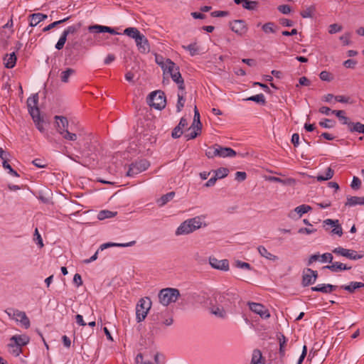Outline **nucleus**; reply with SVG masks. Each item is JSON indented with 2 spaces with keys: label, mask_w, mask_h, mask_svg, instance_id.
<instances>
[{
  "label": "nucleus",
  "mask_w": 364,
  "mask_h": 364,
  "mask_svg": "<svg viewBox=\"0 0 364 364\" xmlns=\"http://www.w3.org/2000/svg\"><path fill=\"white\" fill-rule=\"evenodd\" d=\"M80 27L81 24L79 23L70 26L66 29H65L55 45L56 49L61 50L66 42L68 36L75 34L80 30Z\"/></svg>",
  "instance_id": "9d476101"
},
{
  "label": "nucleus",
  "mask_w": 364,
  "mask_h": 364,
  "mask_svg": "<svg viewBox=\"0 0 364 364\" xmlns=\"http://www.w3.org/2000/svg\"><path fill=\"white\" fill-rule=\"evenodd\" d=\"M323 223L324 226L330 225L333 228L331 230L332 234L337 235L340 237L343 235V230L338 220L326 219Z\"/></svg>",
  "instance_id": "f3484780"
},
{
  "label": "nucleus",
  "mask_w": 364,
  "mask_h": 364,
  "mask_svg": "<svg viewBox=\"0 0 364 364\" xmlns=\"http://www.w3.org/2000/svg\"><path fill=\"white\" fill-rule=\"evenodd\" d=\"M188 122L184 117H182L179 122V124L176 127L172 132V136L175 139L179 138L183 134V129L187 127Z\"/></svg>",
  "instance_id": "412c9836"
},
{
  "label": "nucleus",
  "mask_w": 364,
  "mask_h": 364,
  "mask_svg": "<svg viewBox=\"0 0 364 364\" xmlns=\"http://www.w3.org/2000/svg\"><path fill=\"white\" fill-rule=\"evenodd\" d=\"M247 174L244 171H237L235 173V179L238 181H243L246 179Z\"/></svg>",
  "instance_id": "69168bd1"
},
{
  "label": "nucleus",
  "mask_w": 364,
  "mask_h": 364,
  "mask_svg": "<svg viewBox=\"0 0 364 364\" xmlns=\"http://www.w3.org/2000/svg\"><path fill=\"white\" fill-rule=\"evenodd\" d=\"M9 317L16 322L18 323L21 326L28 328L30 327V321L24 311H21L15 309H8L5 311Z\"/></svg>",
  "instance_id": "0eeeda50"
},
{
  "label": "nucleus",
  "mask_w": 364,
  "mask_h": 364,
  "mask_svg": "<svg viewBox=\"0 0 364 364\" xmlns=\"http://www.w3.org/2000/svg\"><path fill=\"white\" fill-rule=\"evenodd\" d=\"M246 100H251L258 103L264 104L265 97L263 94H258L248 97Z\"/></svg>",
  "instance_id": "8fccbe9b"
},
{
  "label": "nucleus",
  "mask_w": 364,
  "mask_h": 364,
  "mask_svg": "<svg viewBox=\"0 0 364 364\" xmlns=\"http://www.w3.org/2000/svg\"><path fill=\"white\" fill-rule=\"evenodd\" d=\"M33 240L36 242V244L39 246L40 248H42L43 247V239L41 235L39 234L37 228H36L35 230Z\"/></svg>",
  "instance_id": "864d4df0"
},
{
  "label": "nucleus",
  "mask_w": 364,
  "mask_h": 364,
  "mask_svg": "<svg viewBox=\"0 0 364 364\" xmlns=\"http://www.w3.org/2000/svg\"><path fill=\"white\" fill-rule=\"evenodd\" d=\"M164 75H169L172 80L178 85L179 90H184L183 80L179 72V68L170 59L167 58L165 63H160Z\"/></svg>",
  "instance_id": "20e7f679"
},
{
  "label": "nucleus",
  "mask_w": 364,
  "mask_h": 364,
  "mask_svg": "<svg viewBox=\"0 0 364 364\" xmlns=\"http://www.w3.org/2000/svg\"><path fill=\"white\" fill-rule=\"evenodd\" d=\"M316 232V229L309 228H301L299 229L298 232L300 234L310 235Z\"/></svg>",
  "instance_id": "0e129e2a"
},
{
  "label": "nucleus",
  "mask_w": 364,
  "mask_h": 364,
  "mask_svg": "<svg viewBox=\"0 0 364 364\" xmlns=\"http://www.w3.org/2000/svg\"><path fill=\"white\" fill-rule=\"evenodd\" d=\"M136 243V241L133 240L127 243H117V242H107L104 243L100 245V250H104L106 248L108 247H132Z\"/></svg>",
  "instance_id": "5701e85b"
},
{
  "label": "nucleus",
  "mask_w": 364,
  "mask_h": 364,
  "mask_svg": "<svg viewBox=\"0 0 364 364\" xmlns=\"http://www.w3.org/2000/svg\"><path fill=\"white\" fill-rule=\"evenodd\" d=\"M342 30V26L337 23L331 24L328 27V33L331 34L336 33Z\"/></svg>",
  "instance_id": "6e6d98bb"
},
{
  "label": "nucleus",
  "mask_w": 364,
  "mask_h": 364,
  "mask_svg": "<svg viewBox=\"0 0 364 364\" xmlns=\"http://www.w3.org/2000/svg\"><path fill=\"white\" fill-rule=\"evenodd\" d=\"M75 73V70L72 68H68L60 73V79L63 82H68L69 77Z\"/></svg>",
  "instance_id": "a18cd8bd"
},
{
  "label": "nucleus",
  "mask_w": 364,
  "mask_h": 364,
  "mask_svg": "<svg viewBox=\"0 0 364 364\" xmlns=\"http://www.w3.org/2000/svg\"><path fill=\"white\" fill-rule=\"evenodd\" d=\"M117 214V212L116 211H110L108 210H100L97 214V218L100 220H102L107 218H111L114 216H116Z\"/></svg>",
  "instance_id": "c9c22d12"
},
{
  "label": "nucleus",
  "mask_w": 364,
  "mask_h": 364,
  "mask_svg": "<svg viewBox=\"0 0 364 364\" xmlns=\"http://www.w3.org/2000/svg\"><path fill=\"white\" fill-rule=\"evenodd\" d=\"M262 30L265 34L275 33L278 30V27L273 22H267L262 25Z\"/></svg>",
  "instance_id": "c85d7f7f"
},
{
  "label": "nucleus",
  "mask_w": 364,
  "mask_h": 364,
  "mask_svg": "<svg viewBox=\"0 0 364 364\" xmlns=\"http://www.w3.org/2000/svg\"><path fill=\"white\" fill-rule=\"evenodd\" d=\"M218 149H217V145L213 147H209L208 150L205 152V155L208 158H214L215 156H218Z\"/></svg>",
  "instance_id": "5fc2aeb1"
},
{
  "label": "nucleus",
  "mask_w": 364,
  "mask_h": 364,
  "mask_svg": "<svg viewBox=\"0 0 364 364\" xmlns=\"http://www.w3.org/2000/svg\"><path fill=\"white\" fill-rule=\"evenodd\" d=\"M175 196L174 192H169L164 196H162L160 198L157 200L158 205L161 207L166 205L168 201L172 200Z\"/></svg>",
  "instance_id": "58836bf2"
},
{
  "label": "nucleus",
  "mask_w": 364,
  "mask_h": 364,
  "mask_svg": "<svg viewBox=\"0 0 364 364\" xmlns=\"http://www.w3.org/2000/svg\"><path fill=\"white\" fill-rule=\"evenodd\" d=\"M311 210V207L308 205H301L295 208L294 212H296L299 218L301 217L304 213H308Z\"/></svg>",
  "instance_id": "c03bdc74"
},
{
  "label": "nucleus",
  "mask_w": 364,
  "mask_h": 364,
  "mask_svg": "<svg viewBox=\"0 0 364 364\" xmlns=\"http://www.w3.org/2000/svg\"><path fill=\"white\" fill-rule=\"evenodd\" d=\"M236 4H242V6L244 9L247 10H255L257 6V2L255 1H250V0H234Z\"/></svg>",
  "instance_id": "cd10ccee"
},
{
  "label": "nucleus",
  "mask_w": 364,
  "mask_h": 364,
  "mask_svg": "<svg viewBox=\"0 0 364 364\" xmlns=\"http://www.w3.org/2000/svg\"><path fill=\"white\" fill-rule=\"evenodd\" d=\"M316 8L314 6H310L301 11L300 14L304 18H311L314 15Z\"/></svg>",
  "instance_id": "37998d69"
},
{
  "label": "nucleus",
  "mask_w": 364,
  "mask_h": 364,
  "mask_svg": "<svg viewBox=\"0 0 364 364\" xmlns=\"http://www.w3.org/2000/svg\"><path fill=\"white\" fill-rule=\"evenodd\" d=\"M209 263L210 266L215 269H219L222 271L229 270V262L228 259L219 260L215 257H210Z\"/></svg>",
  "instance_id": "dca6fc26"
},
{
  "label": "nucleus",
  "mask_w": 364,
  "mask_h": 364,
  "mask_svg": "<svg viewBox=\"0 0 364 364\" xmlns=\"http://www.w3.org/2000/svg\"><path fill=\"white\" fill-rule=\"evenodd\" d=\"M202 127L191 125L189 128L190 133L186 134L185 137L186 140H191L195 139L201 132Z\"/></svg>",
  "instance_id": "2f4dec72"
},
{
  "label": "nucleus",
  "mask_w": 364,
  "mask_h": 364,
  "mask_svg": "<svg viewBox=\"0 0 364 364\" xmlns=\"http://www.w3.org/2000/svg\"><path fill=\"white\" fill-rule=\"evenodd\" d=\"M16 56L14 52L6 55L4 58V64L6 68H13L16 63Z\"/></svg>",
  "instance_id": "a878e982"
},
{
  "label": "nucleus",
  "mask_w": 364,
  "mask_h": 364,
  "mask_svg": "<svg viewBox=\"0 0 364 364\" xmlns=\"http://www.w3.org/2000/svg\"><path fill=\"white\" fill-rule=\"evenodd\" d=\"M235 266L240 269H250L251 266L249 263L237 260L235 262Z\"/></svg>",
  "instance_id": "052dcab7"
},
{
  "label": "nucleus",
  "mask_w": 364,
  "mask_h": 364,
  "mask_svg": "<svg viewBox=\"0 0 364 364\" xmlns=\"http://www.w3.org/2000/svg\"><path fill=\"white\" fill-rule=\"evenodd\" d=\"M357 205H364V196L363 197L350 196V197L347 198V201L346 203V205L355 206Z\"/></svg>",
  "instance_id": "c756f323"
},
{
  "label": "nucleus",
  "mask_w": 364,
  "mask_h": 364,
  "mask_svg": "<svg viewBox=\"0 0 364 364\" xmlns=\"http://www.w3.org/2000/svg\"><path fill=\"white\" fill-rule=\"evenodd\" d=\"M332 260H333V255L331 253L326 252V253H324L322 255H321L320 261L321 262H332Z\"/></svg>",
  "instance_id": "bf43d9fd"
},
{
  "label": "nucleus",
  "mask_w": 364,
  "mask_h": 364,
  "mask_svg": "<svg viewBox=\"0 0 364 364\" xmlns=\"http://www.w3.org/2000/svg\"><path fill=\"white\" fill-rule=\"evenodd\" d=\"M319 125L323 128H331L334 126V122L331 119H325L319 122Z\"/></svg>",
  "instance_id": "13d9d810"
},
{
  "label": "nucleus",
  "mask_w": 364,
  "mask_h": 364,
  "mask_svg": "<svg viewBox=\"0 0 364 364\" xmlns=\"http://www.w3.org/2000/svg\"><path fill=\"white\" fill-rule=\"evenodd\" d=\"M348 130L350 132H358L364 134V124L360 122H350L348 125Z\"/></svg>",
  "instance_id": "473e14b6"
},
{
  "label": "nucleus",
  "mask_w": 364,
  "mask_h": 364,
  "mask_svg": "<svg viewBox=\"0 0 364 364\" xmlns=\"http://www.w3.org/2000/svg\"><path fill=\"white\" fill-rule=\"evenodd\" d=\"M230 28L238 36H243L247 32V26L242 20H235L230 23Z\"/></svg>",
  "instance_id": "4468645a"
},
{
  "label": "nucleus",
  "mask_w": 364,
  "mask_h": 364,
  "mask_svg": "<svg viewBox=\"0 0 364 364\" xmlns=\"http://www.w3.org/2000/svg\"><path fill=\"white\" fill-rule=\"evenodd\" d=\"M11 341H14L16 344L21 348L29 342V338L25 335L14 336L11 337Z\"/></svg>",
  "instance_id": "7c9ffc66"
},
{
  "label": "nucleus",
  "mask_w": 364,
  "mask_h": 364,
  "mask_svg": "<svg viewBox=\"0 0 364 364\" xmlns=\"http://www.w3.org/2000/svg\"><path fill=\"white\" fill-rule=\"evenodd\" d=\"M252 311L259 315L262 318H268L270 316L269 310L262 304L255 302L248 303Z\"/></svg>",
  "instance_id": "f8f14e48"
},
{
  "label": "nucleus",
  "mask_w": 364,
  "mask_h": 364,
  "mask_svg": "<svg viewBox=\"0 0 364 364\" xmlns=\"http://www.w3.org/2000/svg\"><path fill=\"white\" fill-rule=\"evenodd\" d=\"M183 49L188 50L191 56H193L198 53L199 48L196 42L191 43L188 46H183Z\"/></svg>",
  "instance_id": "a19ab883"
},
{
  "label": "nucleus",
  "mask_w": 364,
  "mask_h": 364,
  "mask_svg": "<svg viewBox=\"0 0 364 364\" xmlns=\"http://www.w3.org/2000/svg\"><path fill=\"white\" fill-rule=\"evenodd\" d=\"M361 287H364V283L358 282H352L348 285H344L341 287V288L350 293Z\"/></svg>",
  "instance_id": "e433bc0d"
},
{
  "label": "nucleus",
  "mask_w": 364,
  "mask_h": 364,
  "mask_svg": "<svg viewBox=\"0 0 364 364\" xmlns=\"http://www.w3.org/2000/svg\"><path fill=\"white\" fill-rule=\"evenodd\" d=\"M205 219V216L201 215L186 220L176 230V235H188L200 228L206 227L207 223Z\"/></svg>",
  "instance_id": "f03ea898"
},
{
  "label": "nucleus",
  "mask_w": 364,
  "mask_h": 364,
  "mask_svg": "<svg viewBox=\"0 0 364 364\" xmlns=\"http://www.w3.org/2000/svg\"><path fill=\"white\" fill-rule=\"evenodd\" d=\"M149 166V163L146 160H141L132 164L127 173L128 176H134L144 171Z\"/></svg>",
  "instance_id": "9b49d317"
},
{
  "label": "nucleus",
  "mask_w": 364,
  "mask_h": 364,
  "mask_svg": "<svg viewBox=\"0 0 364 364\" xmlns=\"http://www.w3.org/2000/svg\"><path fill=\"white\" fill-rule=\"evenodd\" d=\"M218 156L225 158V157H233L236 156V152L232 149L229 147H223L217 145Z\"/></svg>",
  "instance_id": "4be33fe9"
},
{
  "label": "nucleus",
  "mask_w": 364,
  "mask_h": 364,
  "mask_svg": "<svg viewBox=\"0 0 364 364\" xmlns=\"http://www.w3.org/2000/svg\"><path fill=\"white\" fill-rule=\"evenodd\" d=\"M184 103H185V99L183 97V93H181V94L178 93V102H177V105H176V109H177L178 112L181 111L182 108L184 106Z\"/></svg>",
  "instance_id": "603ef678"
},
{
  "label": "nucleus",
  "mask_w": 364,
  "mask_h": 364,
  "mask_svg": "<svg viewBox=\"0 0 364 364\" xmlns=\"http://www.w3.org/2000/svg\"><path fill=\"white\" fill-rule=\"evenodd\" d=\"M68 125V122L65 117L61 116L55 117V126L60 134L66 129Z\"/></svg>",
  "instance_id": "aec40b11"
},
{
  "label": "nucleus",
  "mask_w": 364,
  "mask_h": 364,
  "mask_svg": "<svg viewBox=\"0 0 364 364\" xmlns=\"http://www.w3.org/2000/svg\"><path fill=\"white\" fill-rule=\"evenodd\" d=\"M151 307V301L149 297L139 299L136 306V319L141 322L145 319Z\"/></svg>",
  "instance_id": "423d86ee"
},
{
  "label": "nucleus",
  "mask_w": 364,
  "mask_h": 364,
  "mask_svg": "<svg viewBox=\"0 0 364 364\" xmlns=\"http://www.w3.org/2000/svg\"><path fill=\"white\" fill-rule=\"evenodd\" d=\"M335 100L341 102V103H349L350 98L348 97H346L344 95H337L335 96Z\"/></svg>",
  "instance_id": "774afa93"
},
{
  "label": "nucleus",
  "mask_w": 364,
  "mask_h": 364,
  "mask_svg": "<svg viewBox=\"0 0 364 364\" xmlns=\"http://www.w3.org/2000/svg\"><path fill=\"white\" fill-rule=\"evenodd\" d=\"M333 114H335L336 117L342 122L343 124H346L347 126L349 124L350 119L347 117L345 116V112L343 110H333Z\"/></svg>",
  "instance_id": "79ce46f5"
},
{
  "label": "nucleus",
  "mask_w": 364,
  "mask_h": 364,
  "mask_svg": "<svg viewBox=\"0 0 364 364\" xmlns=\"http://www.w3.org/2000/svg\"><path fill=\"white\" fill-rule=\"evenodd\" d=\"M357 62L352 59H348L343 62V65L347 68H354Z\"/></svg>",
  "instance_id": "338daca9"
},
{
  "label": "nucleus",
  "mask_w": 364,
  "mask_h": 364,
  "mask_svg": "<svg viewBox=\"0 0 364 364\" xmlns=\"http://www.w3.org/2000/svg\"><path fill=\"white\" fill-rule=\"evenodd\" d=\"M192 125L202 127V124L200 121V114H199V112H198L196 106H195V108H194V117H193V121Z\"/></svg>",
  "instance_id": "3c124183"
},
{
  "label": "nucleus",
  "mask_w": 364,
  "mask_h": 364,
  "mask_svg": "<svg viewBox=\"0 0 364 364\" xmlns=\"http://www.w3.org/2000/svg\"><path fill=\"white\" fill-rule=\"evenodd\" d=\"M251 364H264L262 352L255 349L252 352Z\"/></svg>",
  "instance_id": "72a5a7b5"
},
{
  "label": "nucleus",
  "mask_w": 364,
  "mask_h": 364,
  "mask_svg": "<svg viewBox=\"0 0 364 364\" xmlns=\"http://www.w3.org/2000/svg\"><path fill=\"white\" fill-rule=\"evenodd\" d=\"M332 252L336 255L337 256L344 257L351 260L360 259L363 257V254L358 253L355 250L346 249L342 247H338L334 248L332 250Z\"/></svg>",
  "instance_id": "1a4fd4ad"
},
{
  "label": "nucleus",
  "mask_w": 364,
  "mask_h": 364,
  "mask_svg": "<svg viewBox=\"0 0 364 364\" xmlns=\"http://www.w3.org/2000/svg\"><path fill=\"white\" fill-rule=\"evenodd\" d=\"M319 77L321 80L327 82L331 81L333 79L331 74L326 70L321 72Z\"/></svg>",
  "instance_id": "4d7b16f0"
},
{
  "label": "nucleus",
  "mask_w": 364,
  "mask_h": 364,
  "mask_svg": "<svg viewBox=\"0 0 364 364\" xmlns=\"http://www.w3.org/2000/svg\"><path fill=\"white\" fill-rule=\"evenodd\" d=\"M257 250H258V252L259 253V255L266 258L267 259H269V260H271V261H277L278 259V257L272 254L271 252H269L265 247L262 246V245H259L258 247H257Z\"/></svg>",
  "instance_id": "bb28decb"
},
{
  "label": "nucleus",
  "mask_w": 364,
  "mask_h": 364,
  "mask_svg": "<svg viewBox=\"0 0 364 364\" xmlns=\"http://www.w3.org/2000/svg\"><path fill=\"white\" fill-rule=\"evenodd\" d=\"M325 268L328 269L331 272H338L343 270H348L351 269V267H348L341 262H331V265L326 266Z\"/></svg>",
  "instance_id": "b1692460"
},
{
  "label": "nucleus",
  "mask_w": 364,
  "mask_h": 364,
  "mask_svg": "<svg viewBox=\"0 0 364 364\" xmlns=\"http://www.w3.org/2000/svg\"><path fill=\"white\" fill-rule=\"evenodd\" d=\"M62 136L63 139L68 141H77V144H80V141H85V139L84 136L81 134H77L75 133H71L67 129L62 132Z\"/></svg>",
  "instance_id": "a211bd4d"
},
{
  "label": "nucleus",
  "mask_w": 364,
  "mask_h": 364,
  "mask_svg": "<svg viewBox=\"0 0 364 364\" xmlns=\"http://www.w3.org/2000/svg\"><path fill=\"white\" fill-rule=\"evenodd\" d=\"M10 348V352L15 356H18L21 353V348H20L17 344L10 343L9 345Z\"/></svg>",
  "instance_id": "de8ad7c7"
},
{
  "label": "nucleus",
  "mask_w": 364,
  "mask_h": 364,
  "mask_svg": "<svg viewBox=\"0 0 364 364\" xmlns=\"http://www.w3.org/2000/svg\"><path fill=\"white\" fill-rule=\"evenodd\" d=\"M180 296V291L175 288H165L161 289L158 295L161 304L167 306L177 301Z\"/></svg>",
  "instance_id": "39448f33"
},
{
  "label": "nucleus",
  "mask_w": 364,
  "mask_h": 364,
  "mask_svg": "<svg viewBox=\"0 0 364 364\" xmlns=\"http://www.w3.org/2000/svg\"><path fill=\"white\" fill-rule=\"evenodd\" d=\"M147 102L149 106L156 109L164 108L166 103L164 93L160 90L152 92L148 97Z\"/></svg>",
  "instance_id": "6e6552de"
},
{
  "label": "nucleus",
  "mask_w": 364,
  "mask_h": 364,
  "mask_svg": "<svg viewBox=\"0 0 364 364\" xmlns=\"http://www.w3.org/2000/svg\"><path fill=\"white\" fill-rule=\"evenodd\" d=\"M46 18V15L40 13L33 14L31 16L30 26H36Z\"/></svg>",
  "instance_id": "ea45409f"
},
{
  "label": "nucleus",
  "mask_w": 364,
  "mask_h": 364,
  "mask_svg": "<svg viewBox=\"0 0 364 364\" xmlns=\"http://www.w3.org/2000/svg\"><path fill=\"white\" fill-rule=\"evenodd\" d=\"M278 10L283 14H288L291 12V9L289 5L284 4L278 6Z\"/></svg>",
  "instance_id": "680f3d73"
},
{
  "label": "nucleus",
  "mask_w": 364,
  "mask_h": 364,
  "mask_svg": "<svg viewBox=\"0 0 364 364\" xmlns=\"http://www.w3.org/2000/svg\"><path fill=\"white\" fill-rule=\"evenodd\" d=\"M229 170L227 168H220L215 171L217 178H223L228 176Z\"/></svg>",
  "instance_id": "09e8293b"
},
{
  "label": "nucleus",
  "mask_w": 364,
  "mask_h": 364,
  "mask_svg": "<svg viewBox=\"0 0 364 364\" xmlns=\"http://www.w3.org/2000/svg\"><path fill=\"white\" fill-rule=\"evenodd\" d=\"M135 43L139 51L141 53H147L150 50V46L148 39L144 35H141L135 40Z\"/></svg>",
  "instance_id": "2eb2a0df"
},
{
  "label": "nucleus",
  "mask_w": 364,
  "mask_h": 364,
  "mask_svg": "<svg viewBox=\"0 0 364 364\" xmlns=\"http://www.w3.org/2000/svg\"><path fill=\"white\" fill-rule=\"evenodd\" d=\"M360 184H361L360 180L358 177L354 176L353 178V181L351 182L350 186L353 189H358L360 188Z\"/></svg>",
  "instance_id": "e2e57ef3"
},
{
  "label": "nucleus",
  "mask_w": 364,
  "mask_h": 364,
  "mask_svg": "<svg viewBox=\"0 0 364 364\" xmlns=\"http://www.w3.org/2000/svg\"><path fill=\"white\" fill-rule=\"evenodd\" d=\"M336 289V286L331 284H321L316 287H313L311 289L313 291H321L323 293H330Z\"/></svg>",
  "instance_id": "393cba45"
},
{
  "label": "nucleus",
  "mask_w": 364,
  "mask_h": 364,
  "mask_svg": "<svg viewBox=\"0 0 364 364\" xmlns=\"http://www.w3.org/2000/svg\"><path fill=\"white\" fill-rule=\"evenodd\" d=\"M279 353H280L281 355L284 356L285 354L286 345H287V340L284 336L282 335L279 338Z\"/></svg>",
  "instance_id": "49530a36"
},
{
  "label": "nucleus",
  "mask_w": 364,
  "mask_h": 364,
  "mask_svg": "<svg viewBox=\"0 0 364 364\" xmlns=\"http://www.w3.org/2000/svg\"><path fill=\"white\" fill-rule=\"evenodd\" d=\"M124 34L134 39V41L141 35L140 31L135 27H129L124 29Z\"/></svg>",
  "instance_id": "4c0bfd02"
},
{
  "label": "nucleus",
  "mask_w": 364,
  "mask_h": 364,
  "mask_svg": "<svg viewBox=\"0 0 364 364\" xmlns=\"http://www.w3.org/2000/svg\"><path fill=\"white\" fill-rule=\"evenodd\" d=\"M205 299L203 305L206 306L210 313L214 316L224 319L227 318L229 309L236 300L235 294L224 291H215L210 296H203Z\"/></svg>",
  "instance_id": "f257e3e1"
},
{
  "label": "nucleus",
  "mask_w": 364,
  "mask_h": 364,
  "mask_svg": "<svg viewBox=\"0 0 364 364\" xmlns=\"http://www.w3.org/2000/svg\"><path fill=\"white\" fill-rule=\"evenodd\" d=\"M334 174V171L331 168L328 167L325 171L323 174H319L316 178L318 181H327L333 178Z\"/></svg>",
  "instance_id": "f704fd0d"
},
{
  "label": "nucleus",
  "mask_w": 364,
  "mask_h": 364,
  "mask_svg": "<svg viewBox=\"0 0 364 364\" xmlns=\"http://www.w3.org/2000/svg\"><path fill=\"white\" fill-rule=\"evenodd\" d=\"M38 95L34 94L27 100L28 110L31 116L37 129L42 133L45 132V122L43 117L40 114V110L38 107Z\"/></svg>",
  "instance_id": "7ed1b4c3"
},
{
  "label": "nucleus",
  "mask_w": 364,
  "mask_h": 364,
  "mask_svg": "<svg viewBox=\"0 0 364 364\" xmlns=\"http://www.w3.org/2000/svg\"><path fill=\"white\" fill-rule=\"evenodd\" d=\"M88 29L91 32H95V33H97L107 32L112 35L118 34V33L117 31H115L114 29H113L111 27L106 26L95 25V26H89Z\"/></svg>",
  "instance_id": "6ab92c4d"
},
{
  "label": "nucleus",
  "mask_w": 364,
  "mask_h": 364,
  "mask_svg": "<svg viewBox=\"0 0 364 364\" xmlns=\"http://www.w3.org/2000/svg\"><path fill=\"white\" fill-rule=\"evenodd\" d=\"M318 277L316 271L311 269H306L303 272L302 284L304 287L314 284Z\"/></svg>",
  "instance_id": "ddd939ff"
}]
</instances>
